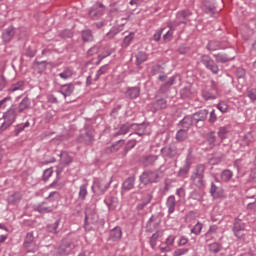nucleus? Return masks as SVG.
<instances>
[{
	"label": "nucleus",
	"instance_id": "nucleus-20",
	"mask_svg": "<svg viewBox=\"0 0 256 256\" xmlns=\"http://www.w3.org/2000/svg\"><path fill=\"white\" fill-rule=\"evenodd\" d=\"M152 112L157 113V111H161V109H167V100L164 98H160L155 100L150 104Z\"/></svg>",
	"mask_w": 256,
	"mask_h": 256
},
{
	"label": "nucleus",
	"instance_id": "nucleus-56",
	"mask_svg": "<svg viewBox=\"0 0 256 256\" xmlns=\"http://www.w3.org/2000/svg\"><path fill=\"white\" fill-rule=\"evenodd\" d=\"M163 31H165V28L157 29L153 35V41H156V42L161 41V35H163Z\"/></svg>",
	"mask_w": 256,
	"mask_h": 256
},
{
	"label": "nucleus",
	"instance_id": "nucleus-41",
	"mask_svg": "<svg viewBox=\"0 0 256 256\" xmlns=\"http://www.w3.org/2000/svg\"><path fill=\"white\" fill-rule=\"evenodd\" d=\"M113 53H115V49H113V48L104 49V51L98 56L99 61L97 64L99 65V63H101V61H103V59L109 57L110 55H113Z\"/></svg>",
	"mask_w": 256,
	"mask_h": 256
},
{
	"label": "nucleus",
	"instance_id": "nucleus-42",
	"mask_svg": "<svg viewBox=\"0 0 256 256\" xmlns=\"http://www.w3.org/2000/svg\"><path fill=\"white\" fill-rule=\"evenodd\" d=\"M210 194L214 197V199L221 197V188L217 187L215 183H212L210 188Z\"/></svg>",
	"mask_w": 256,
	"mask_h": 256
},
{
	"label": "nucleus",
	"instance_id": "nucleus-21",
	"mask_svg": "<svg viewBox=\"0 0 256 256\" xmlns=\"http://www.w3.org/2000/svg\"><path fill=\"white\" fill-rule=\"evenodd\" d=\"M135 188V176L128 177L121 186V193H127Z\"/></svg>",
	"mask_w": 256,
	"mask_h": 256
},
{
	"label": "nucleus",
	"instance_id": "nucleus-58",
	"mask_svg": "<svg viewBox=\"0 0 256 256\" xmlns=\"http://www.w3.org/2000/svg\"><path fill=\"white\" fill-rule=\"evenodd\" d=\"M217 109L221 113H227V111L229 110V105H227V103L225 102H220L217 104Z\"/></svg>",
	"mask_w": 256,
	"mask_h": 256
},
{
	"label": "nucleus",
	"instance_id": "nucleus-54",
	"mask_svg": "<svg viewBox=\"0 0 256 256\" xmlns=\"http://www.w3.org/2000/svg\"><path fill=\"white\" fill-rule=\"evenodd\" d=\"M21 201V196L19 194H12L8 198V203L11 205H15V203H19Z\"/></svg>",
	"mask_w": 256,
	"mask_h": 256
},
{
	"label": "nucleus",
	"instance_id": "nucleus-55",
	"mask_svg": "<svg viewBox=\"0 0 256 256\" xmlns=\"http://www.w3.org/2000/svg\"><path fill=\"white\" fill-rule=\"evenodd\" d=\"M29 122H26L25 124H20V125H17L15 127V135H19V133H21L22 131H25V129H27V127H29Z\"/></svg>",
	"mask_w": 256,
	"mask_h": 256
},
{
	"label": "nucleus",
	"instance_id": "nucleus-7",
	"mask_svg": "<svg viewBox=\"0 0 256 256\" xmlns=\"http://www.w3.org/2000/svg\"><path fill=\"white\" fill-rule=\"evenodd\" d=\"M219 93V88L217 87V82L215 80L210 81V88L202 91V97L204 101H211L217 99V94Z\"/></svg>",
	"mask_w": 256,
	"mask_h": 256
},
{
	"label": "nucleus",
	"instance_id": "nucleus-40",
	"mask_svg": "<svg viewBox=\"0 0 256 256\" xmlns=\"http://www.w3.org/2000/svg\"><path fill=\"white\" fill-rule=\"evenodd\" d=\"M206 48L208 51H219L221 49V42L212 40L207 44Z\"/></svg>",
	"mask_w": 256,
	"mask_h": 256
},
{
	"label": "nucleus",
	"instance_id": "nucleus-4",
	"mask_svg": "<svg viewBox=\"0 0 256 256\" xmlns=\"http://www.w3.org/2000/svg\"><path fill=\"white\" fill-rule=\"evenodd\" d=\"M139 181L143 185H149L153 183H159L161 176H159V170H146L139 176Z\"/></svg>",
	"mask_w": 256,
	"mask_h": 256
},
{
	"label": "nucleus",
	"instance_id": "nucleus-1",
	"mask_svg": "<svg viewBox=\"0 0 256 256\" xmlns=\"http://www.w3.org/2000/svg\"><path fill=\"white\" fill-rule=\"evenodd\" d=\"M193 13L189 10H183L177 13V20L178 23L176 24H170L168 27L170 30H168L162 37L163 41L165 43H168V41H171L173 39V31H175V27H179V25H182L183 23H189V21H192Z\"/></svg>",
	"mask_w": 256,
	"mask_h": 256
},
{
	"label": "nucleus",
	"instance_id": "nucleus-52",
	"mask_svg": "<svg viewBox=\"0 0 256 256\" xmlns=\"http://www.w3.org/2000/svg\"><path fill=\"white\" fill-rule=\"evenodd\" d=\"M123 143H125V140H118L116 143H114L110 147L111 153H117V151H119V149H121V147H123Z\"/></svg>",
	"mask_w": 256,
	"mask_h": 256
},
{
	"label": "nucleus",
	"instance_id": "nucleus-62",
	"mask_svg": "<svg viewBox=\"0 0 256 256\" xmlns=\"http://www.w3.org/2000/svg\"><path fill=\"white\" fill-rule=\"evenodd\" d=\"M218 137H220L222 140L227 139V128L220 127L218 130Z\"/></svg>",
	"mask_w": 256,
	"mask_h": 256
},
{
	"label": "nucleus",
	"instance_id": "nucleus-64",
	"mask_svg": "<svg viewBox=\"0 0 256 256\" xmlns=\"http://www.w3.org/2000/svg\"><path fill=\"white\" fill-rule=\"evenodd\" d=\"M51 175H53V169L48 168V169L44 170L43 179L45 181H49V178L51 177Z\"/></svg>",
	"mask_w": 256,
	"mask_h": 256
},
{
	"label": "nucleus",
	"instance_id": "nucleus-29",
	"mask_svg": "<svg viewBox=\"0 0 256 256\" xmlns=\"http://www.w3.org/2000/svg\"><path fill=\"white\" fill-rule=\"evenodd\" d=\"M31 107V99L29 97H24L22 101L18 105V113H23V111H26V109H30Z\"/></svg>",
	"mask_w": 256,
	"mask_h": 256
},
{
	"label": "nucleus",
	"instance_id": "nucleus-43",
	"mask_svg": "<svg viewBox=\"0 0 256 256\" xmlns=\"http://www.w3.org/2000/svg\"><path fill=\"white\" fill-rule=\"evenodd\" d=\"M221 179H222V181H224V183L231 181V179H233V171H231L229 169L222 171Z\"/></svg>",
	"mask_w": 256,
	"mask_h": 256
},
{
	"label": "nucleus",
	"instance_id": "nucleus-6",
	"mask_svg": "<svg viewBox=\"0 0 256 256\" xmlns=\"http://www.w3.org/2000/svg\"><path fill=\"white\" fill-rule=\"evenodd\" d=\"M160 153L164 159H177L179 157L177 143L172 142L168 146L161 148Z\"/></svg>",
	"mask_w": 256,
	"mask_h": 256
},
{
	"label": "nucleus",
	"instance_id": "nucleus-32",
	"mask_svg": "<svg viewBox=\"0 0 256 256\" xmlns=\"http://www.w3.org/2000/svg\"><path fill=\"white\" fill-rule=\"evenodd\" d=\"M81 37L84 43H91L94 40L93 32L89 29L83 30L81 33Z\"/></svg>",
	"mask_w": 256,
	"mask_h": 256
},
{
	"label": "nucleus",
	"instance_id": "nucleus-39",
	"mask_svg": "<svg viewBox=\"0 0 256 256\" xmlns=\"http://www.w3.org/2000/svg\"><path fill=\"white\" fill-rule=\"evenodd\" d=\"M59 157L64 165H70V163H73V157H71L69 153L65 151L61 152Z\"/></svg>",
	"mask_w": 256,
	"mask_h": 256
},
{
	"label": "nucleus",
	"instance_id": "nucleus-35",
	"mask_svg": "<svg viewBox=\"0 0 256 256\" xmlns=\"http://www.w3.org/2000/svg\"><path fill=\"white\" fill-rule=\"evenodd\" d=\"M60 79H64V81H67V79H71L73 77V70L69 67H65L62 72L58 74Z\"/></svg>",
	"mask_w": 256,
	"mask_h": 256
},
{
	"label": "nucleus",
	"instance_id": "nucleus-16",
	"mask_svg": "<svg viewBox=\"0 0 256 256\" xmlns=\"http://www.w3.org/2000/svg\"><path fill=\"white\" fill-rule=\"evenodd\" d=\"M157 161H159V155L155 154H146L140 158V163L143 167H153Z\"/></svg>",
	"mask_w": 256,
	"mask_h": 256
},
{
	"label": "nucleus",
	"instance_id": "nucleus-59",
	"mask_svg": "<svg viewBox=\"0 0 256 256\" xmlns=\"http://www.w3.org/2000/svg\"><path fill=\"white\" fill-rule=\"evenodd\" d=\"M189 253V248H179L174 251L173 256H183Z\"/></svg>",
	"mask_w": 256,
	"mask_h": 256
},
{
	"label": "nucleus",
	"instance_id": "nucleus-9",
	"mask_svg": "<svg viewBox=\"0 0 256 256\" xmlns=\"http://www.w3.org/2000/svg\"><path fill=\"white\" fill-rule=\"evenodd\" d=\"M76 245L73 241L63 240L60 246L56 250L54 256H65L70 255V253L75 249Z\"/></svg>",
	"mask_w": 256,
	"mask_h": 256
},
{
	"label": "nucleus",
	"instance_id": "nucleus-36",
	"mask_svg": "<svg viewBox=\"0 0 256 256\" xmlns=\"http://www.w3.org/2000/svg\"><path fill=\"white\" fill-rule=\"evenodd\" d=\"M87 195H89V192L87 191V184H82L79 187L78 199L80 201H85V199H87Z\"/></svg>",
	"mask_w": 256,
	"mask_h": 256
},
{
	"label": "nucleus",
	"instance_id": "nucleus-63",
	"mask_svg": "<svg viewBox=\"0 0 256 256\" xmlns=\"http://www.w3.org/2000/svg\"><path fill=\"white\" fill-rule=\"evenodd\" d=\"M99 49H100V47H99V45H95V46H93V47H91L89 50H88V55L91 57V56H93V55H97V53H99Z\"/></svg>",
	"mask_w": 256,
	"mask_h": 256
},
{
	"label": "nucleus",
	"instance_id": "nucleus-8",
	"mask_svg": "<svg viewBox=\"0 0 256 256\" xmlns=\"http://www.w3.org/2000/svg\"><path fill=\"white\" fill-rule=\"evenodd\" d=\"M201 63L208 69V71H211L213 75H217L219 73V65L215 63V60L211 58V56L207 54H202L200 58Z\"/></svg>",
	"mask_w": 256,
	"mask_h": 256
},
{
	"label": "nucleus",
	"instance_id": "nucleus-23",
	"mask_svg": "<svg viewBox=\"0 0 256 256\" xmlns=\"http://www.w3.org/2000/svg\"><path fill=\"white\" fill-rule=\"evenodd\" d=\"M166 207L168 209V215H173L175 213V208L177 207V200L175 195H170L166 200Z\"/></svg>",
	"mask_w": 256,
	"mask_h": 256
},
{
	"label": "nucleus",
	"instance_id": "nucleus-17",
	"mask_svg": "<svg viewBox=\"0 0 256 256\" xmlns=\"http://www.w3.org/2000/svg\"><path fill=\"white\" fill-rule=\"evenodd\" d=\"M73 91H75V85H73V83H68L61 85L58 93L63 95L64 99H67V97H71L73 95Z\"/></svg>",
	"mask_w": 256,
	"mask_h": 256
},
{
	"label": "nucleus",
	"instance_id": "nucleus-2",
	"mask_svg": "<svg viewBox=\"0 0 256 256\" xmlns=\"http://www.w3.org/2000/svg\"><path fill=\"white\" fill-rule=\"evenodd\" d=\"M205 171H207V166H205V164L196 165L192 171L190 181H192V185H194V187H197V189H205V187H207Z\"/></svg>",
	"mask_w": 256,
	"mask_h": 256
},
{
	"label": "nucleus",
	"instance_id": "nucleus-10",
	"mask_svg": "<svg viewBox=\"0 0 256 256\" xmlns=\"http://www.w3.org/2000/svg\"><path fill=\"white\" fill-rule=\"evenodd\" d=\"M24 249L27 253H35L37 251V244L35 243V235L33 232H28L23 243Z\"/></svg>",
	"mask_w": 256,
	"mask_h": 256
},
{
	"label": "nucleus",
	"instance_id": "nucleus-3",
	"mask_svg": "<svg viewBox=\"0 0 256 256\" xmlns=\"http://www.w3.org/2000/svg\"><path fill=\"white\" fill-rule=\"evenodd\" d=\"M111 183H113V178L110 180L97 178L94 180L93 185L91 186L92 192L94 195H105L107 189L111 187Z\"/></svg>",
	"mask_w": 256,
	"mask_h": 256
},
{
	"label": "nucleus",
	"instance_id": "nucleus-13",
	"mask_svg": "<svg viewBox=\"0 0 256 256\" xmlns=\"http://www.w3.org/2000/svg\"><path fill=\"white\" fill-rule=\"evenodd\" d=\"M232 230L237 239H245V234L243 233L245 231V222L243 220L235 218Z\"/></svg>",
	"mask_w": 256,
	"mask_h": 256
},
{
	"label": "nucleus",
	"instance_id": "nucleus-12",
	"mask_svg": "<svg viewBox=\"0 0 256 256\" xmlns=\"http://www.w3.org/2000/svg\"><path fill=\"white\" fill-rule=\"evenodd\" d=\"M80 143L84 145L91 146L95 143V130L94 129H87L83 134H81L78 138Z\"/></svg>",
	"mask_w": 256,
	"mask_h": 256
},
{
	"label": "nucleus",
	"instance_id": "nucleus-18",
	"mask_svg": "<svg viewBox=\"0 0 256 256\" xmlns=\"http://www.w3.org/2000/svg\"><path fill=\"white\" fill-rule=\"evenodd\" d=\"M202 11H204V13H207L208 15H215V0H203Z\"/></svg>",
	"mask_w": 256,
	"mask_h": 256
},
{
	"label": "nucleus",
	"instance_id": "nucleus-11",
	"mask_svg": "<svg viewBox=\"0 0 256 256\" xmlns=\"http://www.w3.org/2000/svg\"><path fill=\"white\" fill-rule=\"evenodd\" d=\"M103 15H105V5L101 3H96L90 8L89 17L94 21H97V19H101Z\"/></svg>",
	"mask_w": 256,
	"mask_h": 256
},
{
	"label": "nucleus",
	"instance_id": "nucleus-44",
	"mask_svg": "<svg viewBox=\"0 0 256 256\" xmlns=\"http://www.w3.org/2000/svg\"><path fill=\"white\" fill-rule=\"evenodd\" d=\"M180 95L182 99H189L193 95V92L191 91V86H185L180 90Z\"/></svg>",
	"mask_w": 256,
	"mask_h": 256
},
{
	"label": "nucleus",
	"instance_id": "nucleus-31",
	"mask_svg": "<svg viewBox=\"0 0 256 256\" xmlns=\"http://www.w3.org/2000/svg\"><path fill=\"white\" fill-rule=\"evenodd\" d=\"M161 237H163V231L159 230L156 231L150 238V247H152V249H155V247H157V241H159V239H161Z\"/></svg>",
	"mask_w": 256,
	"mask_h": 256
},
{
	"label": "nucleus",
	"instance_id": "nucleus-45",
	"mask_svg": "<svg viewBox=\"0 0 256 256\" xmlns=\"http://www.w3.org/2000/svg\"><path fill=\"white\" fill-rule=\"evenodd\" d=\"M147 61V53L140 51L136 54V65H142V63H145Z\"/></svg>",
	"mask_w": 256,
	"mask_h": 256
},
{
	"label": "nucleus",
	"instance_id": "nucleus-49",
	"mask_svg": "<svg viewBox=\"0 0 256 256\" xmlns=\"http://www.w3.org/2000/svg\"><path fill=\"white\" fill-rule=\"evenodd\" d=\"M61 223V219L56 220L53 224H48L47 229L49 233H57V229H59V225Z\"/></svg>",
	"mask_w": 256,
	"mask_h": 256
},
{
	"label": "nucleus",
	"instance_id": "nucleus-61",
	"mask_svg": "<svg viewBox=\"0 0 256 256\" xmlns=\"http://www.w3.org/2000/svg\"><path fill=\"white\" fill-rule=\"evenodd\" d=\"M60 37L62 39H71V37H73V32L71 30H63L61 33H60Z\"/></svg>",
	"mask_w": 256,
	"mask_h": 256
},
{
	"label": "nucleus",
	"instance_id": "nucleus-37",
	"mask_svg": "<svg viewBox=\"0 0 256 256\" xmlns=\"http://www.w3.org/2000/svg\"><path fill=\"white\" fill-rule=\"evenodd\" d=\"M188 131L189 130H185L183 128H180L177 131L176 136H175L176 141H179V142L185 141V139H187V137L189 135Z\"/></svg>",
	"mask_w": 256,
	"mask_h": 256
},
{
	"label": "nucleus",
	"instance_id": "nucleus-38",
	"mask_svg": "<svg viewBox=\"0 0 256 256\" xmlns=\"http://www.w3.org/2000/svg\"><path fill=\"white\" fill-rule=\"evenodd\" d=\"M206 143H208L211 148L215 147L217 143V136L215 135V132H209L206 135Z\"/></svg>",
	"mask_w": 256,
	"mask_h": 256
},
{
	"label": "nucleus",
	"instance_id": "nucleus-57",
	"mask_svg": "<svg viewBox=\"0 0 256 256\" xmlns=\"http://www.w3.org/2000/svg\"><path fill=\"white\" fill-rule=\"evenodd\" d=\"M209 251L211 253H219L221 251V245L219 243H212L209 245Z\"/></svg>",
	"mask_w": 256,
	"mask_h": 256
},
{
	"label": "nucleus",
	"instance_id": "nucleus-50",
	"mask_svg": "<svg viewBox=\"0 0 256 256\" xmlns=\"http://www.w3.org/2000/svg\"><path fill=\"white\" fill-rule=\"evenodd\" d=\"M151 201H153V192H149L144 196L141 207H147Z\"/></svg>",
	"mask_w": 256,
	"mask_h": 256
},
{
	"label": "nucleus",
	"instance_id": "nucleus-25",
	"mask_svg": "<svg viewBox=\"0 0 256 256\" xmlns=\"http://www.w3.org/2000/svg\"><path fill=\"white\" fill-rule=\"evenodd\" d=\"M133 131H135V135H139V137H143L145 133H147V124H131Z\"/></svg>",
	"mask_w": 256,
	"mask_h": 256
},
{
	"label": "nucleus",
	"instance_id": "nucleus-33",
	"mask_svg": "<svg viewBox=\"0 0 256 256\" xmlns=\"http://www.w3.org/2000/svg\"><path fill=\"white\" fill-rule=\"evenodd\" d=\"M132 129L131 124L126 123L120 126V129L114 133V137H119V135H127L129 133V130Z\"/></svg>",
	"mask_w": 256,
	"mask_h": 256
},
{
	"label": "nucleus",
	"instance_id": "nucleus-47",
	"mask_svg": "<svg viewBox=\"0 0 256 256\" xmlns=\"http://www.w3.org/2000/svg\"><path fill=\"white\" fill-rule=\"evenodd\" d=\"M24 85H25V82L18 81L17 83H14L11 85V87L9 88V91L11 93H15V91H23Z\"/></svg>",
	"mask_w": 256,
	"mask_h": 256
},
{
	"label": "nucleus",
	"instance_id": "nucleus-60",
	"mask_svg": "<svg viewBox=\"0 0 256 256\" xmlns=\"http://www.w3.org/2000/svg\"><path fill=\"white\" fill-rule=\"evenodd\" d=\"M219 227L217 225H211L209 230L206 232V237H211V235L217 234Z\"/></svg>",
	"mask_w": 256,
	"mask_h": 256
},
{
	"label": "nucleus",
	"instance_id": "nucleus-46",
	"mask_svg": "<svg viewBox=\"0 0 256 256\" xmlns=\"http://www.w3.org/2000/svg\"><path fill=\"white\" fill-rule=\"evenodd\" d=\"M135 39V32H130L129 35L124 37L122 47L127 48L131 45V42Z\"/></svg>",
	"mask_w": 256,
	"mask_h": 256
},
{
	"label": "nucleus",
	"instance_id": "nucleus-5",
	"mask_svg": "<svg viewBox=\"0 0 256 256\" xmlns=\"http://www.w3.org/2000/svg\"><path fill=\"white\" fill-rule=\"evenodd\" d=\"M17 108L11 107L3 114L4 123L0 126V133L9 129L15 123V119H17Z\"/></svg>",
	"mask_w": 256,
	"mask_h": 256
},
{
	"label": "nucleus",
	"instance_id": "nucleus-48",
	"mask_svg": "<svg viewBox=\"0 0 256 256\" xmlns=\"http://www.w3.org/2000/svg\"><path fill=\"white\" fill-rule=\"evenodd\" d=\"M109 71V65L105 64L104 66H101L100 69L96 72L94 81H99V78L101 75H105Z\"/></svg>",
	"mask_w": 256,
	"mask_h": 256
},
{
	"label": "nucleus",
	"instance_id": "nucleus-30",
	"mask_svg": "<svg viewBox=\"0 0 256 256\" xmlns=\"http://www.w3.org/2000/svg\"><path fill=\"white\" fill-rule=\"evenodd\" d=\"M214 59H216L217 63H229V61H233L235 56H228L227 54H214Z\"/></svg>",
	"mask_w": 256,
	"mask_h": 256
},
{
	"label": "nucleus",
	"instance_id": "nucleus-14",
	"mask_svg": "<svg viewBox=\"0 0 256 256\" xmlns=\"http://www.w3.org/2000/svg\"><path fill=\"white\" fill-rule=\"evenodd\" d=\"M208 115L209 111L207 109H203L194 113L193 115H191V117L196 127H203V125H205V121L207 120Z\"/></svg>",
	"mask_w": 256,
	"mask_h": 256
},
{
	"label": "nucleus",
	"instance_id": "nucleus-26",
	"mask_svg": "<svg viewBox=\"0 0 256 256\" xmlns=\"http://www.w3.org/2000/svg\"><path fill=\"white\" fill-rule=\"evenodd\" d=\"M15 36V28L13 26H9L2 33V39L5 43H9Z\"/></svg>",
	"mask_w": 256,
	"mask_h": 256
},
{
	"label": "nucleus",
	"instance_id": "nucleus-53",
	"mask_svg": "<svg viewBox=\"0 0 256 256\" xmlns=\"http://www.w3.org/2000/svg\"><path fill=\"white\" fill-rule=\"evenodd\" d=\"M189 199H193V201H201V199H203V196L201 195V192L194 190L190 193Z\"/></svg>",
	"mask_w": 256,
	"mask_h": 256
},
{
	"label": "nucleus",
	"instance_id": "nucleus-24",
	"mask_svg": "<svg viewBox=\"0 0 256 256\" xmlns=\"http://www.w3.org/2000/svg\"><path fill=\"white\" fill-rule=\"evenodd\" d=\"M54 209L55 208L49 205L47 202H42L35 207V211H38V213H42V214L53 213Z\"/></svg>",
	"mask_w": 256,
	"mask_h": 256
},
{
	"label": "nucleus",
	"instance_id": "nucleus-22",
	"mask_svg": "<svg viewBox=\"0 0 256 256\" xmlns=\"http://www.w3.org/2000/svg\"><path fill=\"white\" fill-rule=\"evenodd\" d=\"M195 124L193 121V117L191 115L185 116L182 120L179 121L178 127L180 129H184L186 131H189L191 127Z\"/></svg>",
	"mask_w": 256,
	"mask_h": 256
},
{
	"label": "nucleus",
	"instance_id": "nucleus-27",
	"mask_svg": "<svg viewBox=\"0 0 256 256\" xmlns=\"http://www.w3.org/2000/svg\"><path fill=\"white\" fill-rule=\"evenodd\" d=\"M190 170H191V160L187 158L183 167H181L178 171V177H182V178L187 177Z\"/></svg>",
	"mask_w": 256,
	"mask_h": 256
},
{
	"label": "nucleus",
	"instance_id": "nucleus-15",
	"mask_svg": "<svg viewBox=\"0 0 256 256\" xmlns=\"http://www.w3.org/2000/svg\"><path fill=\"white\" fill-rule=\"evenodd\" d=\"M161 225V217L159 215H152L146 224V231L153 233Z\"/></svg>",
	"mask_w": 256,
	"mask_h": 256
},
{
	"label": "nucleus",
	"instance_id": "nucleus-51",
	"mask_svg": "<svg viewBox=\"0 0 256 256\" xmlns=\"http://www.w3.org/2000/svg\"><path fill=\"white\" fill-rule=\"evenodd\" d=\"M191 233L193 235H201V231H203V224L200 222H197L193 228H191Z\"/></svg>",
	"mask_w": 256,
	"mask_h": 256
},
{
	"label": "nucleus",
	"instance_id": "nucleus-28",
	"mask_svg": "<svg viewBox=\"0 0 256 256\" xmlns=\"http://www.w3.org/2000/svg\"><path fill=\"white\" fill-rule=\"evenodd\" d=\"M123 237V231L121 227L116 226L110 231V239L111 241H119Z\"/></svg>",
	"mask_w": 256,
	"mask_h": 256
},
{
	"label": "nucleus",
	"instance_id": "nucleus-34",
	"mask_svg": "<svg viewBox=\"0 0 256 256\" xmlns=\"http://www.w3.org/2000/svg\"><path fill=\"white\" fill-rule=\"evenodd\" d=\"M104 203L110 211H113V209L117 207V198L113 196L107 197L105 198Z\"/></svg>",
	"mask_w": 256,
	"mask_h": 256
},
{
	"label": "nucleus",
	"instance_id": "nucleus-19",
	"mask_svg": "<svg viewBox=\"0 0 256 256\" xmlns=\"http://www.w3.org/2000/svg\"><path fill=\"white\" fill-rule=\"evenodd\" d=\"M141 95V87L133 86L126 88L125 97L127 99H137Z\"/></svg>",
	"mask_w": 256,
	"mask_h": 256
}]
</instances>
